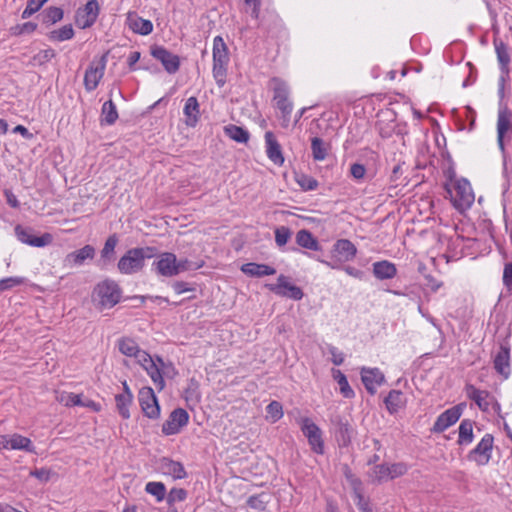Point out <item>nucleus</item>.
<instances>
[{"label": "nucleus", "mask_w": 512, "mask_h": 512, "mask_svg": "<svg viewBox=\"0 0 512 512\" xmlns=\"http://www.w3.org/2000/svg\"><path fill=\"white\" fill-rule=\"evenodd\" d=\"M267 418L274 423L283 417V407L278 401H271L266 407Z\"/></svg>", "instance_id": "obj_46"}, {"label": "nucleus", "mask_w": 512, "mask_h": 512, "mask_svg": "<svg viewBox=\"0 0 512 512\" xmlns=\"http://www.w3.org/2000/svg\"><path fill=\"white\" fill-rule=\"evenodd\" d=\"M150 54L163 65L165 71L169 74H175L180 68V58L163 46L152 45Z\"/></svg>", "instance_id": "obj_8"}, {"label": "nucleus", "mask_w": 512, "mask_h": 512, "mask_svg": "<svg viewBox=\"0 0 512 512\" xmlns=\"http://www.w3.org/2000/svg\"><path fill=\"white\" fill-rule=\"evenodd\" d=\"M291 230L286 226H280L275 229V242L278 246H284L291 238Z\"/></svg>", "instance_id": "obj_53"}, {"label": "nucleus", "mask_w": 512, "mask_h": 512, "mask_svg": "<svg viewBox=\"0 0 512 512\" xmlns=\"http://www.w3.org/2000/svg\"><path fill=\"white\" fill-rule=\"evenodd\" d=\"M373 475L376 481L383 482L389 478V465L388 464H379L375 465L373 469Z\"/></svg>", "instance_id": "obj_54"}, {"label": "nucleus", "mask_w": 512, "mask_h": 512, "mask_svg": "<svg viewBox=\"0 0 512 512\" xmlns=\"http://www.w3.org/2000/svg\"><path fill=\"white\" fill-rule=\"evenodd\" d=\"M495 51L502 74H509V64L511 61L508 46L501 40H494Z\"/></svg>", "instance_id": "obj_27"}, {"label": "nucleus", "mask_w": 512, "mask_h": 512, "mask_svg": "<svg viewBox=\"0 0 512 512\" xmlns=\"http://www.w3.org/2000/svg\"><path fill=\"white\" fill-rule=\"evenodd\" d=\"M48 0H28L26 8L23 10L21 14L22 19H28L31 17L34 13H36L38 10L41 9V7L47 2Z\"/></svg>", "instance_id": "obj_51"}, {"label": "nucleus", "mask_w": 512, "mask_h": 512, "mask_svg": "<svg viewBox=\"0 0 512 512\" xmlns=\"http://www.w3.org/2000/svg\"><path fill=\"white\" fill-rule=\"evenodd\" d=\"M52 472L50 469L40 468L30 471V476L37 478L41 482H48L51 478Z\"/></svg>", "instance_id": "obj_58"}, {"label": "nucleus", "mask_w": 512, "mask_h": 512, "mask_svg": "<svg viewBox=\"0 0 512 512\" xmlns=\"http://www.w3.org/2000/svg\"><path fill=\"white\" fill-rule=\"evenodd\" d=\"M270 291L281 297H287L293 300H300L303 297V291L300 287L287 281V277L280 275L277 284H268Z\"/></svg>", "instance_id": "obj_14"}, {"label": "nucleus", "mask_w": 512, "mask_h": 512, "mask_svg": "<svg viewBox=\"0 0 512 512\" xmlns=\"http://www.w3.org/2000/svg\"><path fill=\"white\" fill-rule=\"evenodd\" d=\"M329 144L320 137L311 139L312 156L315 161H322L328 154Z\"/></svg>", "instance_id": "obj_36"}, {"label": "nucleus", "mask_w": 512, "mask_h": 512, "mask_svg": "<svg viewBox=\"0 0 512 512\" xmlns=\"http://www.w3.org/2000/svg\"><path fill=\"white\" fill-rule=\"evenodd\" d=\"M372 272L378 280H389L397 275L396 265L388 260L374 262Z\"/></svg>", "instance_id": "obj_22"}, {"label": "nucleus", "mask_w": 512, "mask_h": 512, "mask_svg": "<svg viewBox=\"0 0 512 512\" xmlns=\"http://www.w3.org/2000/svg\"><path fill=\"white\" fill-rule=\"evenodd\" d=\"M447 193L456 208L470 207L474 201V194L469 181L465 178L455 180L453 189L445 185Z\"/></svg>", "instance_id": "obj_4"}, {"label": "nucleus", "mask_w": 512, "mask_h": 512, "mask_svg": "<svg viewBox=\"0 0 512 512\" xmlns=\"http://www.w3.org/2000/svg\"><path fill=\"white\" fill-rule=\"evenodd\" d=\"M503 283L509 290H512V262L506 263L504 266Z\"/></svg>", "instance_id": "obj_60"}, {"label": "nucleus", "mask_w": 512, "mask_h": 512, "mask_svg": "<svg viewBox=\"0 0 512 512\" xmlns=\"http://www.w3.org/2000/svg\"><path fill=\"white\" fill-rule=\"evenodd\" d=\"M10 449L12 450H23L29 453L36 454L35 446L33 445L32 441L25 436H22L20 434L14 433L10 435Z\"/></svg>", "instance_id": "obj_32"}, {"label": "nucleus", "mask_w": 512, "mask_h": 512, "mask_svg": "<svg viewBox=\"0 0 512 512\" xmlns=\"http://www.w3.org/2000/svg\"><path fill=\"white\" fill-rule=\"evenodd\" d=\"M407 472V466L404 463H393L389 465V478L394 479L404 475Z\"/></svg>", "instance_id": "obj_57"}, {"label": "nucleus", "mask_w": 512, "mask_h": 512, "mask_svg": "<svg viewBox=\"0 0 512 512\" xmlns=\"http://www.w3.org/2000/svg\"><path fill=\"white\" fill-rule=\"evenodd\" d=\"M122 290L116 281L105 279L99 282L92 293L93 302L100 308H112L119 303Z\"/></svg>", "instance_id": "obj_2"}, {"label": "nucleus", "mask_w": 512, "mask_h": 512, "mask_svg": "<svg viewBox=\"0 0 512 512\" xmlns=\"http://www.w3.org/2000/svg\"><path fill=\"white\" fill-rule=\"evenodd\" d=\"M156 272L164 277L177 275L176 255L171 252L162 253L159 260L153 263Z\"/></svg>", "instance_id": "obj_17"}, {"label": "nucleus", "mask_w": 512, "mask_h": 512, "mask_svg": "<svg viewBox=\"0 0 512 512\" xmlns=\"http://www.w3.org/2000/svg\"><path fill=\"white\" fill-rule=\"evenodd\" d=\"M229 52L226 43L221 36L213 40V77L219 87L226 83L227 66L229 63Z\"/></svg>", "instance_id": "obj_3"}, {"label": "nucleus", "mask_w": 512, "mask_h": 512, "mask_svg": "<svg viewBox=\"0 0 512 512\" xmlns=\"http://www.w3.org/2000/svg\"><path fill=\"white\" fill-rule=\"evenodd\" d=\"M296 243L305 249H309L312 251L321 250V246L317 240V238L306 229L299 230L296 234Z\"/></svg>", "instance_id": "obj_30"}, {"label": "nucleus", "mask_w": 512, "mask_h": 512, "mask_svg": "<svg viewBox=\"0 0 512 512\" xmlns=\"http://www.w3.org/2000/svg\"><path fill=\"white\" fill-rule=\"evenodd\" d=\"M466 392L470 399H472L482 411H487L489 402L486 400L489 397V392L486 390H479L472 384L466 385Z\"/></svg>", "instance_id": "obj_31"}, {"label": "nucleus", "mask_w": 512, "mask_h": 512, "mask_svg": "<svg viewBox=\"0 0 512 512\" xmlns=\"http://www.w3.org/2000/svg\"><path fill=\"white\" fill-rule=\"evenodd\" d=\"M273 83V100L276 102V107L281 111L284 118H289L293 104L289 101V87L287 83L280 78L274 77L271 79Z\"/></svg>", "instance_id": "obj_6"}, {"label": "nucleus", "mask_w": 512, "mask_h": 512, "mask_svg": "<svg viewBox=\"0 0 512 512\" xmlns=\"http://www.w3.org/2000/svg\"><path fill=\"white\" fill-rule=\"evenodd\" d=\"M156 254L154 247H136L129 249L118 261L117 268L122 274H134L142 270L145 259Z\"/></svg>", "instance_id": "obj_1"}, {"label": "nucleus", "mask_w": 512, "mask_h": 512, "mask_svg": "<svg viewBox=\"0 0 512 512\" xmlns=\"http://www.w3.org/2000/svg\"><path fill=\"white\" fill-rule=\"evenodd\" d=\"M355 496L357 498V506L361 512H371L368 501L365 500L364 496L357 490H355Z\"/></svg>", "instance_id": "obj_64"}, {"label": "nucleus", "mask_w": 512, "mask_h": 512, "mask_svg": "<svg viewBox=\"0 0 512 512\" xmlns=\"http://www.w3.org/2000/svg\"><path fill=\"white\" fill-rule=\"evenodd\" d=\"M147 374L150 376L153 383L156 385L159 391L163 390L165 387V381L162 375V372L158 366V364L154 361L151 364H148L144 369Z\"/></svg>", "instance_id": "obj_39"}, {"label": "nucleus", "mask_w": 512, "mask_h": 512, "mask_svg": "<svg viewBox=\"0 0 512 512\" xmlns=\"http://www.w3.org/2000/svg\"><path fill=\"white\" fill-rule=\"evenodd\" d=\"M350 174L356 180H362L366 174V168L363 164L354 163L350 167Z\"/></svg>", "instance_id": "obj_59"}, {"label": "nucleus", "mask_w": 512, "mask_h": 512, "mask_svg": "<svg viewBox=\"0 0 512 512\" xmlns=\"http://www.w3.org/2000/svg\"><path fill=\"white\" fill-rule=\"evenodd\" d=\"M183 113L186 117L185 124L188 127H195L200 116V106L196 97L191 96L186 100Z\"/></svg>", "instance_id": "obj_25"}, {"label": "nucleus", "mask_w": 512, "mask_h": 512, "mask_svg": "<svg viewBox=\"0 0 512 512\" xmlns=\"http://www.w3.org/2000/svg\"><path fill=\"white\" fill-rule=\"evenodd\" d=\"M176 267H177V275L181 272H185L188 270H197L202 267V264L194 263L188 259H176Z\"/></svg>", "instance_id": "obj_55"}, {"label": "nucleus", "mask_w": 512, "mask_h": 512, "mask_svg": "<svg viewBox=\"0 0 512 512\" xmlns=\"http://www.w3.org/2000/svg\"><path fill=\"white\" fill-rule=\"evenodd\" d=\"M160 469L164 474L170 475L174 479H183L187 476V473L182 463L174 461L167 457H163L160 460Z\"/></svg>", "instance_id": "obj_24"}, {"label": "nucleus", "mask_w": 512, "mask_h": 512, "mask_svg": "<svg viewBox=\"0 0 512 512\" xmlns=\"http://www.w3.org/2000/svg\"><path fill=\"white\" fill-rule=\"evenodd\" d=\"M329 353L332 355V363L336 366L342 365L344 362V354L339 352L334 346L328 347Z\"/></svg>", "instance_id": "obj_61"}, {"label": "nucleus", "mask_w": 512, "mask_h": 512, "mask_svg": "<svg viewBox=\"0 0 512 512\" xmlns=\"http://www.w3.org/2000/svg\"><path fill=\"white\" fill-rule=\"evenodd\" d=\"M77 12H82L85 16L86 22H83V27H91L95 22L99 14V3L97 0H89L83 9H79Z\"/></svg>", "instance_id": "obj_33"}, {"label": "nucleus", "mask_w": 512, "mask_h": 512, "mask_svg": "<svg viewBox=\"0 0 512 512\" xmlns=\"http://www.w3.org/2000/svg\"><path fill=\"white\" fill-rule=\"evenodd\" d=\"M186 498L187 491L183 488H172L166 497L167 503L170 507H172L175 502L185 501Z\"/></svg>", "instance_id": "obj_52"}, {"label": "nucleus", "mask_w": 512, "mask_h": 512, "mask_svg": "<svg viewBox=\"0 0 512 512\" xmlns=\"http://www.w3.org/2000/svg\"><path fill=\"white\" fill-rule=\"evenodd\" d=\"M24 283L22 277H8L0 280V292L19 286Z\"/></svg>", "instance_id": "obj_56"}, {"label": "nucleus", "mask_w": 512, "mask_h": 512, "mask_svg": "<svg viewBox=\"0 0 512 512\" xmlns=\"http://www.w3.org/2000/svg\"><path fill=\"white\" fill-rule=\"evenodd\" d=\"M138 401L143 414L150 419L160 417V405L151 387H142L138 393Z\"/></svg>", "instance_id": "obj_7"}, {"label": "nucleus", "mask_w": 512, "mask_h": 512, "mask_svg": "<svg viewBox=\"0 0 512 512\" xmlns=\"http://www.w3.org/2000/svg\"><path fill=\"white\" fill-rule=\"evenodd\" d=\"M494 437L492 434H485L477 446L472 449L467 458L469 461H474L478 465H486L491 459V452L493 449Z\"/></svg>", "instance_id": "obj_9"}, {"label": "nucleus", "mask_w": 512, "mask_h": 512, "mask_svg": "<svg viewBox=\"0 0 512 512\" xmlns=\"http://www.w3.org/2000/svg\"><path fill=\"white\" fill-rule=\"evenodd\" d=\"M361 380L369 394L376 393V386L381 385L385 381L384 374L378 368L361 369Z\"/></svg>", "instance_id": "obj_18"}, {"label": "nucleus", "mask_w": 512, "mask_h": 512, "mask_svg": "<svg viewBox=\"0 0 512 512\" xmlns=\"http://www.w3.org/2000/svg\"><path fill=\"white\" fill-rule=\"evenodd\" d=\"M137 358L138 363L145 369V367L148 366V364H151L154 362L152 357L145 351L139 350L137 355L135 356Z\"/></svg>", "instance_id": "obj_63"}, {"label": "nucleus", "mask_w": 512, "mask_h": 512, "mask_svg": "<svg viewBox=\"0 0 512 512\" xmlns=\"http://www.w3.org/2000/svg\"><path fill=\"white\" fill-rule=\"evenodd\" d=\"M95 255V249L91 245H85L83 248L78 249L69 253L65 257L66 266H81L87 259H93Z\"/></svg>", "instance_id": "obj_21"}, {"label": "nucleus", "mask_w": 512, "mask_h": 512, "mask_svg": "<svg viewBox=\"0 0 512 512\" xmlns=\"http://www.w3.org/2000/svg\"><path fill=\"white\" fill-rule=\"evenodd\" d=\"M266 153L268 158L276 165L284 163V156L278 141L276 140L273 132L267 131L265 133Z\"/></svg>", "instance_id": "obj_20"}, {"label": "nucleus", "mask_w": 512, "mask_h": 512, "mask_svg": "<svg viewBox=\"0 0 512 512\" xmlns=\"http://www.w3.org/2000/svg\"><path fill=\"white\" fill-rule=\"evenodd\" d=\"M463 406H464V404H458L456 406H453V407L445 410L443 413H441L437 417L433 427L431 428V432L432 433H442L447 428H449L450 426L455 424L462 415Z\"/></svg>", "instance_id": "obj_13"}, {"label": "nucleus", "mask_w": 512, "mask_h": 512, "mask_svg": "<svg viewBox=\"0 0 512 512\" xmlns=\"http://www.w3.org/2000/svg\"><path fill=\"white\" fill-rule=\"evenodd\" d=\"M172 288L174 289V291L177 294H182L184 292L194 291L195 290V288L191 287L188 282H184V281H176V282H174L172 284Z\"/></svg>", "instance_id": "obj_62"}, {"label": "nucleus", "mask_w": 512, "mask_h": 512, "mask_svg": "<svg viewBox=\"0 0 512 512\" xmlns=\"http://www.w3.org/2000/svg\"><path fill=\"white\" fill-rule=\"evenodd\" d=\"M385 406L390 414H395L403 406V393L400 390H391L384 399Z\"/></svg>", "instance_id": "obj_34"}, {"label": "nucleus", "mask_w": 512, "mask_h": 512, "mask_svg": "<svg viewBox=\"0 0 512 512\" xmlns=\"http://www.w3.org/2000/svg\"><path fill=\"white\" fill-rule=\"evenodd\" d=\"M145 491L153 495L158 502L164 500L166 497V487L162 482H148L145 486Z\"/></svg>", "instance_id": "obj_44"}, {"label": "nucleus", "mask_w": 512, "mask_h": 512, "mask_svg": "<svg viewBox=\"0 0 512 512\" xmlns=\"http://www.w3.org/2000/svg\"><path fill=\"white\" fill-rule=\"evenodd\" d=\"M357 248L348 239L337 240L331 250V258H337L339 262H349L356 256Z\"/></svg>", "instance_id": "obj_15"}, {"label": "nucleus", "mask_w": 512, "mask_h": 512, "mask_svg": "<svg viewBox=\"0 0 512 512\" xmlns=\"http://www.w3.org/2000/svg\"><path fill=\"white\" fill-rule=\"evenodd\" d=\"M225 134L238 143H247L249 140V132L243 127L229 124L224 127Z\"/></svg>", "instance_id": "obj_35"}, {"label": "nucleus", "mask_w": 512, "mask_h": 512, "mask_svg": "<svg viewBox=\"0 0 512 512\" xmlns=\"http://www.w3.org/2000/svg\"><path fill=\"white\" fill-rule=\"evenodd\" d=\"M332 422L335 425V438L339 447H348L354 432L352 426L340 416L335 417Z\"/></svg>", "instance_id": "obj_19"}, {"label": "nucleus", "mask_w": 512, "mask_h": 512, "mask_svg": "<svg viewBox=\"0 0 512 512\" xmlns=\"http://www.w3.org/2000/svg\"><path fill=\"white\" fill-rule=\"evenodd\" d=\"M56 56V52L52 48H48L45 50H41L39 53L35 54L32 58V63L34 65H44L49 62L52 58Z\"/></svg>", "instance_id": "obj_49"}, {"label": "nucleus", "mask_w": 512, "mask_h": 512, "mask_svg": "<svg viewBox=\"0 0 512 512\" xmlns=\"http://www.w3.org/2000/svg\"><path fill=\"white\" fill-rule=\"evenodd\" d=\"M241 271L248 276L258 278L276 274L275 268L267 264H259L254 262L243 264Z\"/></svg>", "instance_id": "obj_26"}, {"label": "nucleus", "mask_w": 512, "mask_h": 512, "mask_svg": "<svg viewBox=\"0 0 512 512\" xmlns=\"http://www.w3.org/2000/svg\"><path fill=\"white\" fill-rule=\"evenodd\" d=\"M494 369L498 374L507 379L511 373L510 368V345L508 342L500 344L499 351L494 357Z\"/></svg>", "instance_id": "obj_16"}, {"label": "nucleus", "mask_w": 512, "mask_h": 512, "mask_svg": "<svg viewBox=\"0 0 512 512\" xmlns=\"http://www.w3.org/2000/svg\"><path fill=\"white\" fill-rule=\"evenodd\" d=\"M268 495L265 493H261L258 495H252L247 499V505L259 511H263L266 508V504L268 502Z\"/></svg>", "instance_id": "obj_47"}, {"label": "nucleus", "mask_w": 512, "mask_h": 512, "mask_svg": "<svg viewBox=\"0 0 512 512\" xmlns=\"http://www.w3.org/2000/svg\"><path fill=\"white\" fill-rule=\"evenodd\" d=\"M118 241L119 239L116 234H112L106 239L104 247L101 250L99 265L106 266L114 260L115 247L117 246Z\"/></svg>", "instance_id": "obj_28"}, {"label": "nucleus", "mask_w": 512, "mask_h": 512, "mask_svg": "<svg viewBox=\"0 0 512 512\" xmlns=\"http://www.w3.org/2000/svg\"><path fill=\"white\" fill-rule=\"evenodd\" d=\"M473 421L464 419L459 426L458 444L466 445L473 441Z\"/></svg>", "instance_id": "obj_38"}, {"label": "nucleus", "mask_w": 512, "mask_h": 512, "mask_svg": "<svg viewBox=\"0 0 512 512\" xmlns=\"http://www.w3.org/2000/svg\"><path fill=\"white\" fill-rule=\"evenodd\" d=\"M512 112L507 106L501 107L498 111L497 119V135L506 136L507 133L512 131L511 122Z\"/></svg>", "instance_id": "obj_29"}, {"label": "nucleus", "mask_w": 512, "mask_h": 512, "mask_svg": "<svg viewBox=\"0 0 512 512\" xmlns=\"http://www.w3.org/2000/svg\"><path fill=\"white\" fill-rule=\"evenodd\" d=\"M189 414L183 408L174 409L168 419L162 425V433L164 435L178 434L181 429L188 424Z\"/></svg>", "instance_id": "obj_11"}, {"label": "nucleus", "mask_w": 512, "mask_h": 512, "mask_svg": "<svg viewBox=\"0 0 512 512\" xmlns=\"http://www.w3.org/2000/svg\"><path fill=\"white\" fill-rule=\"evenodd\" d=\"M334 380L340 387V392L345 398H353L355 393L350 387L347 377L340 370H333Z\"/></svg>", "instance_id": "obj_41"}, {"label": "nucleus", "mask_w": 512, "mask_h": 512, "mask_svg": "<svg viewBox=\"0 0 512 512\" xmlns=\"http://www.w3.org/2000/svg\"><path fill=\"white\" fill-rule=\"evenodd\" d=\"M127 22L129 28L140 35L146 36L152 33L153 24L150 20L138 16L136 13H129Z\"/></svg>", "instance_id": "obj_23"}, {"label": "nucleus", "mask_w": 512, "mask_h": 512, "mask_svg": "<svg viewBox=\"0 0 512 512\" xmlns=\"http://www.w3.org/2000/svg\"><path fill=\"white\" fill-rule=\"evenodd\" d=\"M300 428L313 452L317 454L324 453V441L322 439L321 429L308 417H303L299 421Z\"/></svg>", "instance_id": "obj_5"}, {"label": "nucleus", "mask_w": 512, "mask_h": 512, "mask_svg": "<svg viewBox=\"0 0 512 512\" xmlns=\"http://www.w3.org/2000/svg\"><path fill=\"white\" fill-rule=\"evenodd\" d=\"M118 119V112L116 109V105L112 100H108L104 102L101 109V123L112 125Z\"/></svg>", "instance_id": "obj_37"}, {"label": "nucleus", "mask_w": 512, "mask_h": 512, "mask_svg": "<svg viewBox=\"0 0 512 512\" xmlns=\"http://www.w3.org/2000/svg\"><path fill=\"white\" fill-rule=\"evenodd\" d=\"M38 25L34 22H25L17 24L10 28V34L13 36H20L24 34H31L37 29Z\"/></svg>", "instance_id": "obj_48"}, {"label": "nucleus", "mask_w": 512, "mask_h": 512, "mask_svg": "<svg viewBox=\"0 0 512 512\" xmlns=\"http://www.w3.org/2000/svg\"><path fill=\"white\" fill-rule=\"evenodd\" d=\"M296 181L304 191H313L318 187V181L306 174L297 176Z\"/></svg>", "instance_id": "obj_50"}, {"label": "nucleus", "mask_w": 512, "mask_h": 512, "mask_svg": "<svg viewBox=\"0 0 512 512\" xmlns=\"http://www.w3.org/2000/svg\"><path fill=\"white\" fill-rule=\"evenodd\" d=\"M63 15H64V12L61 8L52 6L43 11V13H42L43 20L42 21L45 24H54V23L62 20Z\"/></svg>", "instance_id": "obj_45"}, {"label": "nucleus", "mask_w": 512, "mask_h": 512, "mask_svg": "<svg viewBox=\"0 0 512 512\" xmlns=\"http://www.w3.org/2000/svg\"><path fill=\"white\" fill-rule=\"evenodd\" d=\"M15 235L17 239L27 245L33 246V247H44L51 243L52 241V235L49 233H44L41 236L35 235L33 232V229L30 227H23L22 225L18 224L15 226Z\"/></svg>", "instance_id": "obj_10"}, {"label": "nucleus", "mask_w": 512, "mask_h": 512, "mask_svg": "<svg viewBox=\"0 0 512 512\" xmlns=\"http://www.w3.org/2000/svg\"><path fill=\"white\" fill-rule=\"evenodd\" d=\"M74 30L71 24L64 25L60 29L49 32L48 38L52 41H66L72 39Z\"/></svg>", "instance_id": "obj_42"}, {"label": "nucleus", "mask_w": 512, "mask_h": 512, "mask_svg": "<svg viewBox=\"0 0 512 512\" xmlns=\"http://www.w3.org/2000/svg\"><path fill=\"white\" fill-rule=\"evenodd\" d=\"M118 347L122 354L129 357H135L140 350L138 344L131 338L120 339L118 342Z\"/></svg>", "instance_id": "obj_43"}, {"label": "nucleus", "mask_w": 512, "mask_h": 512, "mask_svg": "<svg viewBox=\"0 0 512 512\" xmlns=\"http://www.w3.org/2000/svg\"><path fill=\"white\" fill-rule=\"evenodd\" d=\"M115 401H116V407H117L119 414L124 419H129L130 418L129 406L132 404L133 395L117 394L115 396Z\"/></svg>", "instance_id": "obj_40"}, {"label": "nucleus", "mask_w": 512, "mask_h": 512, "mask_svg": "<svg viewBox=\"0 0 512 512\" xmlns=\"http://www.w3.org/2000/svg\"><path fill=\"white\" fill-rule=\"evenodd\" d=\"M107 55L108 52L102 55V57L96 65L94 62H92L90 66L87 68L84 75V86L87 91L91 92L97 88L101 78L104 75L107 62Z\"/></svg>", "instance_id": "obj_12"}]
</instances>
